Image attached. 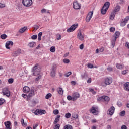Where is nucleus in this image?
<instances>
[{
	"label": "nucleus",
	"mask_w": 129,
	"mask_h": 129,
	"mask_svg": "<svg viewBox=\"0 0 129 129\" xmlns=\"http://www.w3.org/2000/svg\"><path fill=\"white\" fill-rule=\"evenodd\" d=\"M109 6H110V3L109 2H107L104 4L103 7L101 10V12L102 15H105L106 14L107 10H108L109 8Z\"/></svg>",
	"instance_id": "nucleus-1"
},
{
	"label": "nucleus",
	"mask_w": 129,
	"mask_h": 129,
	"mask_svg": "<svg viewBox=\"0 0 129 129\" xmlns=\"http://www.w3.org/2000/svg\"><path fill=\"white\" fill-rule=\"evenodd\" d=\"M40 68H39V64H36L32 69V72L33 75L36 76V75H39L40 74Z\"/></svg>",
	"instance_id": "nucleus-2"
},
{
	"label": "nucleus",
	"mask_w": 129,
	"mask_h": 129,
	"mask_svg": "<svg viewBox=\"0 0 129 129\" xmlns=\"http://www.w3.org/2000/svg\"><path fill=\"white\" fill-rule=\"evenodd\" d=\"M104 83H104L101 84V86H103V87L106 86V85H109L110 84H111V83H112V78L107 77L105 78Z\"/></svg>",
	"instance_id": "nucleus-3"
},
{
	"label": "nucleus",
	"mask_w": 129,
	"mask_h": 129,
	"mask_svg": "<svg viewBox=\"0 0 129 129\" xmlns=\"http://www.w3.org/2000/svg\"><path fill=\"white\" fill-rule=\"evenodd\" d=\"M90 112L91 113L94 114V115H97L99 113V110L98 109V107L96 106H93L90 109Z\"/></svg>",
	"instance_id": "nucleus-4"
},
{
	"label": "nucleus",
	"mask_w": 129,
	"mask_h": 129,
	"mask_svg": "<svg viewBox=\"0 0 129 129\" xmlns=\"http://www.w3.org/2000/svg\"><path fill=\"white\" fill-rule=\"evenodd\" d=\"M120 33H115L113 35L114 39L111 40V46L112 48H114V46H115V42H116V39L119 37Z\"/></svg>",
	"instance_id": "nucleus-5"
},
{
	"label": "nucleus",
	"mask_w": 129,
	"mask_h": 129,
	"mask_svg": "<svg viewBox=\"0 0 129 129\" xmlns=\"http://www.w3.org/2000/svg\"><path fill=\"white\" fill-rule=\"evenodd\" d=\"M22 4L25 7H31L33 5L32 0H23Z\"/></svg>",
	"instance_id": "nucleus-6"
},
{
	"label": "nucleus",
	"mask_w": 129,
	"mask_h": 129,
	"mask_svg": "<svg viewBox=\"0 0 129 129\" xmlns=\"http://www.w3.org/2000/svg\"><path fill=\"white\" fill-rule=\"evenodd\" d=\"M78 27V24L76 23L72 25L69 28H68L67 30L68 33H71L72 32H73L74 31H75V29L76 28Z\"/></svg>",
	"instance_id": "nucleus-7"
},
{
	"label": "nucleus",
	"mask_w": 129,
	"mask_h": 129,
	"mask_svg": "<svg viewBox=\"0 0 129 129\" xmlns=\"http://www.w3.org/2000/svg\"><path fill=\"white\" fill-rule=\"evenodd\" d=\"M73 7L75 10H79L81 8V5L77 1H74L73 4Z\"/></svg>",
	"instance_id": "nucleus-8"
},
{
	"label": "nucleus",
	"mask_w": 129,
	"mask_h": 129,
	"mask_svg": "<svg viewBox=\"0 0 129 129\" xmlns=\"http://www.w3.org/2000/svg\"><path fill=\"white\" fill-rule=\"evenodd\" d=\"M93 16V11L89 12L86 18V22H87L88 23L90 22V20H91V18H92Z\"/></svg>",
	"instance_id": "nucleus-9"
},
{
	"label": "nucleus",
	"mask_w": 129,
	"mask_h": 129,
	"mask_svg": "<svg viewBox=\"0 0 129 129\" xmlns=\"http://www.w3.org/2000/svg\"><path fill=\"white\" fill-rule=\"evenodd\" d=\"M129 20V16L126 17L124 20H122V22L120 23L121 27H124L125 25H126V23L127 22H128Z\"/></svg>",
	"instance_id": "nucleus-10"
},
{
	"label": "nucleus",
	"mask_w": 129,
	"mask_h": 129,
	"mask_svg": "<svg viewBox=\"0 0 129 129\" xmlns=\"http://www.w3.org/2000/svg\"><path fill=\"white\" fill-rule=\"evenodd\" d=\"M2 92L3 93L4 95H6V96H10V95H11V92H10V91L9 90V89H8V88H4L3 89Z\"/></svg>",
	"instance_id": "nucleus-11"
},
{
	"label": "nucleus",
	"mask_w": 129,
	"mask_h": 129,
	"mask_svg": "<svg viewBox=\"0 0 129 129\" xmlns=\"http://www.w3.org/2000/svg\"><path fill=\"white\" fill-rule=\"evenodd\" d=\"M35 95V91L34 90H31L30 91V93L27 96V100L29 101L30 99H31V97H33Z\"/></svg>",
	"instance_id": "nucleus-12"
},
{
	"label": "nucleus",
	"mask_w": 129,
	"mask_h": 129,
	"mask_svg": "<svg viewBox=\"0 0 129 129\" xmlns=\"http://www.w3.org/2000/svg\"><path fill=\"white\" fill-rule=\"evenodd\" d=\"M21 53V49H18L15 51H14L12 53V56L14 57V58H16V57H18V56H19V55H20Z\"/></svg>",
	"instance_id": "nucleus-13"
},
{
	"label": "nucleus",
	"mask_w": 129,
	"mask_h": 129,
	"mask_svg": "<svg viewBox=\"0 0 129 129\" xmlns=\"http://www.w3.org/2000/svg\"><path fill=\"white\" fill-rule=\"evenodd\" d=\"M73 96V101H75L78 99V98H79L80 97V95L79 93L77 92H75L72 94Z\"/></svg>",
	"instance_id": "nucleus-14"
},
{
	"label": "nucleus",
	"mask_w": 129,
	"mask_h": 129,
	"mask_svg": "<svg viewBox=\"0 0 129 129\" xmlns=\"http://www.w3.org/2000/svg\"><path fill=\"white\" fill-rule=\"evenodd\" d=\"M115 110V108L114 106H112L110 109H109L107 114H109V115H113V113H114V111Z\"/></svg>",
	"instance_id": "nucleus-15"
},
{
	"label": "nucleus",
	"mask_w": 129,
	"mask_h": 129,
	"mask_svg": "<svg viewBox=\"0 0 129 129\" xmlns=\"http://www.w3.org/2000/svg\"><path fill=\"white\" fill-rule=\"evenodd\" d=\"M13 45H14V43L13 42V41H9L6 43L5 47L6 49H11V47H10V46H13Z\"/></svg>",
	"instance_id": "nucleus-16"
},
{
	"label": "nucleus",
	"mask_w": 129,
	"mask_h": 129,
	"mask_svg": "<svg viewBox=\"0 0 129 129\" xmlns=\"http://www.w3.org/2000/svg\"><path fill=\"white\" fill-rule=\"evenodd\" d=\"M77 37L81 41H83L84 40V34L82 33H78Z\"/></svg>",
	"instance_id": "nucleus-17"
},
{
	"label": "nucleus",
	"mask_w": 129,
	"mask_h": 129,
	"mask_svg": "<svg viewBox=\"0 0 129 129\" xmlns=\"http://www.w3.org/2000/svg\"><path fill=\"white\" fill-rule=\"evenodd\" d=\"M6 129H11V122L10 121H6L4 122Z\"/></svg>",
	"instance_id": "nucleus-18"
},
{
	"label": "nucleus",
	"mask_w": 129,
	"mask_h": 129,
	"mask_svg": "<svg viewBox=\"0 0 129 129\" xmlns=\"http://www.w3.org/2000/svg\"><path fill=\"white\" fill-rule=\"evenodd\" d=\"M23 91L24 93H28V92H30V88L28 86H25L23 88Z\"/></svg>",
	"instance_id": "nucleus-19"
},
{
	"label": "nucleus",
	"mask_w": 129,
	"mask_h": 129,
	"mask_svg": "<svg viewBox=\"0 0 129 129\" xmlns=\"http://www.w3.org/2000/svg\"><path fill=\"white\" fill-rule=\"evenodd\" d=\"M81 79H87L88 78V75H87V73H84L82 74L81 76Z\"/></svg>",
	"instance_id": "nucleus-20"
},
{
	"label": "nucleus",
	"mask_w": 129,
	"mask_h": 129,
	"mask_svg": "<svg viewBox=\"0 0 129 129\" xmlns=\"http://www.w3.org/2000/svg\"><path fill=\"white\" fill-rule=\"evenodd\" d=\"M28 30V27L27 26H24L22 28H21L19 30V33H24L25 31H27Z\"/></svg>",
	"instance_id": "nucleus-21"
},
{
	"label": "nucleus",
	"mask_w": 129,
	"mask_h": 129,
	"mask_svg": "<svg viewBox=\"0 0 129 129\" xmlns=\"http://www.w3.org/2000/svg\"><path fill=\"white\" fill-rule=\"evenodd\" d=\"M109 100H110V98L108 97V96H104L103 102H104L105 104H107Z\"/></svg>",
	"instance_id": "nucleus-22"
},
{
	"label": "nucleus",
	"mask_w": 129,
	"mask_h": 129,
	"mask_svg": "<svg viewBox=\"0 0 129 129\" xmlns=\"http://www.w3.org/2000/svg\"><path fill=\"white\" fill-rule=\"evenodd\" d=\"M124 88L126 91H129V82H127L124 84Z\"/></svg>",
	"instance_id": "nucleus-23"
},
{
	"label": "nucleus",
	"mask_w": 129,
	"mask_h": 129,
	"mask_svg": "<svg viewBox=\"0 0 129 129\" xmlns=\"http://www.w3.org/2000/svg\"><path fill=\"white\" fill-rule=\"evenodd\" d=\"M36 46V42H30L28 44V46L29 48H34Z\"/></svg>",
	"instance_id": "nucleus-24"
},
{
	"label": "nucleus",
	"mask_w": 129,
	"mask_h": 129,
	"mask_svg": "<svg viewBox=\"0 0 129 129\" xmlns=\"http://www.w3.org/2000/svg\"><path fill=\"white\" fill-rule=\"evenodd\" d=\"M50 75H51V76H52V77H55V76L56 75V70H55V69H54V68L52 69V71L50 73Z\"/></svg>",
	"instance_id": "nucleus-25"
},
{
	"label": "nucleus",
	"mask_w": 129,
	"mask_h": 129,
	"mask_svg": "<svg viewBox=\"0 0 129 129\" xmlns=\"http://www.w3.org/2000/svg\"><path fill=\"white\" fill-rule=\"evenodd\" d=\"M60 115H58L56 116V117L55 118V119L54 120V123L55 124H56V123H57L58 122H59V120H60Z\"/></svg>",
	"instance_id": "nucleus-26"
},
{
	"label": "nucleus",
	"mask_w": 129,
	"mask_h": 129,
	"mask_svg": "<svg viewBox=\"0 0 129 129\" xmlns=\"http://www.w3.org/2000/svg\"><path fill=\"white\" fill-rule=\"evenodd\" d=\"M57 91L59 94H60L61 95H63V93H64V91H63V89L62 88H59L58 89Z\"/></svg>",
	"instance_id": "nucleus-27"
},
{
	"label": "nucleus",
	"mask_w": 129,
	"mask_h": 129,
	"mask_svg": "<svg viewBox=\"0 0 129 129\" xmlns=\"http://www.w3.org/2000/svg\"><path fill=\"white\" fill-rule=\"evenodd\" d=\"M21 122L22 126H24V127H26V126H27V123L25 122L24 119H21Z\"/></svg>",
	"instance_id": "nucleus-28"
},
{
	"label": "nucleus",
	"mask_w": 129,
	"mask_h": 129,
	"mask_svg": "<svg viewBox=\"0 0 129 129\" xmlns=\"http://www.w3.org/2000/svg\"><path fill=\"white\" fill-rule=\"evenodd\" d=\"M119 10H120V6L117 5L116 6L115 10H114V13H116L117 12H119Z\"/></svg>",
	"instance_id": "nucleus-29"
},
{
	"label": "nucleus",
	"mask_w": 129,
	"mask_h": 129,
	"mask_svg": "<svg viewBox=\"0 0 129 129\" xmlns=\"http://www.w3.org/2000/svg\"><path fill=\"white\" fill-rule=\"evenodd\" d=\"M50 51L51 52V53H54V52L56 51V47L55 46H52L50 48Z\"/></svg>",
	"instance_id": "nucleus-30"
},
{
	"label": "nucleus",
	"mask_w": 129,
	"mask_h": 129,
	"mask_svg": "<svg viewBox=\"0 0 129 129\" xmlns=\"http://www.w3.org/2000/svg\"><path fill=\"white\" fill-rule=\"evenodd\" d=\"M89 92H92V94H96V92H95V91H94V89L89 88Z\"/></svg>",
	"instance_id": "nucleus-31"
},
{
	"label": "nucleus",
	"mask_w": 129,
	"mask_h": 129,
	"mask_svg": "<svg viewBox=\"0 0 129 129\" xmlns=\"http://www.w3.org/2000/svg\"><path fill=\"white\" fill-rule=\"evenodd\" d=\"M51 97H52V94L51 93L47 94L45 96L46 99H49V98H51Z\"/></svg>",
	"instance_id": "nucleus-32"
},
{
	"label": "nucleus",
	"mask_w": 129,
	"mask_h": 129,
	"mask_svg": "<svg viewBox=\"0 0 129 129\" xmlns=\"http://www.w3.org/2000/svg\"><path fill=\"white\" fill-rule=\"evenodd\" d=\"M56 38L57 40H61V39H62V36L61 34H57L56 35Z\"/></svg>",
	"instance_id": "nucleus-33"
},
{
	"label": "nucleus",
	"mask_w": 129,
	"mask_h": 129,
	"mask_svg": "<svg viewBox=\"0 0 129 129\" xmlns=\"http://www.w3.org/2000/svg\"><path fill=\"white\" fill-rule=\"evenodd\" d=\"M39 29V26L37 25H35L34 26V29L33 30V32H36Z\"/></svg>",
	"instance_id": "nucleus-34"
},
{
	"label": "nucleus",
	"mask_w": 129,
	"mask_h": 129,
	"mask_svg": "<svg viewBox=\"0 0 129 129\" xmlns=\"http://www.w3.org/2000/svg\"><path fill=\"white\" fill-rule=\"evenodd\" d=\"M116 67L118 69H122L123 68V66L120 64H117Z\"/></svg>",
	"instance_id": "nucleus-35"
},
{
	"label": "nucleus",
	"mask_w": 129,
	"mask_h": 129,
	"mask_svg": "<svg viewBox=\"0 0 129 129\" xmlns=\"http://www.w3.org/2000/svg\"><path fill=\"white\" fill-rule=\"evenodd\" d=\"M71 117V114L70 113H67L65 114L66 118H70Z\"/></svg>",
	"instance_id": "nucleus-36"
},
{
	"label": "nucleus",
	"mask_w": 129,
	"mask_h": 129,
	"mask_svg": "<svg viewBox=\"0 0 129 129\" xmlns=\"http://www.w3.org/2000/svg\"><path fill=\"white\" fill-rule=\"evenodd\" d=\"M46 113V111L45 110H39V114L42 115V114H45Z\"/></svg>",
	"instance_id": "nucleus-37"
},
{
	"label": "nucleus",
	"mask_w": 129,
	"mask_h": 129,
	"mask_svg": "<svg viewBox=\"0 0 129 129\" xmlns=\"http://www.w3.org/2000/svg\"><path fill=\"white\" fill-rule=\"evenodd\" d=\"M43 35V33H39L38 34V41H41V39H42V36Z\"/></svg>",
	"instance_id": "nucleus-38"
},
{
	"label": "nucleus",
	"mask_w": 129,
	"mask_h": 129,
	"mask_svg": "<svg viewBox=\"0 0 129 129\" xmlns=\"http://www.w3.org/2000/svg\"><path fill=\"white\" fill-rule=\"evenodd\" d=\"M7 35L3 34L2 35H1V38L3 39V40H5V39H7Z\"/></svg>",
	"instance_id": "nucleus-39"
},
{
	"label": "nucleus",
	"mask_w": 129,
	"mask_h": 129,
	"mask_svg": "<svg viewBox=\"0 0 129 129\" xmlns=\"http://www.w3.org/2000/svg\"><path fill=\"white\" fill-rule=\"evenodd\" d=\"M71 74H72V73L71 72H69L64 74V76L66 77H69Z\"/></svg>",
	"instance_id": "nucleus-40"
},
{
	"label": "nucleus",
	"mask_w": 129,
	"mask_h": 129,
	"mask_svg": "<svg viewBox=\"0 0 129 129\" xmlns=\"http://www.w3.org/2000/svg\"><path fill=\"white\" fill-rule=\"evenodd\" d=\"M104 98V96H103L98 98L97 100L98 101H103V102Z\"/></svg>",
	"instance_id": "nucleus-41"
},
{
	"label": "nucleus",
	"mask_w": 129,
	"mask_h": 129,
	"mask_svg": "<svg viewBox=\"0 0 129 129\" xmlns=\"http://www.w3.org/2000/svg\"><path fill=\"white\" fill-rule=\"evenodd\" d=\"M63 63H64V64H68V63H70V60L66 58L63 60Z\"/></svg>",
	"instance_id": "nucleus-42"
},
{
	"label": "nucleus",
	"mask_w": 129,
	"mask_h": 129,
	"mask_svg": "<svg viewBox=\"0 0 129 129\" xmlns=\"http://www.w3.org/2000/svg\"><path fill=\"white\" fill-rule=\"evenodd\" d=\"M34 114H35V115H39V114H40V110L38 109H36L34 112Z\"/></svg>",
	"instance_id": "nucleus-43"
},
{
	"label": "nucleus",
	"mask_w": 129,
	"mask_h": 129,
	"mask_svg": "<svg viewBox=\"0 0 129 129\" xmlns=\"http://www.w3.org/2000/svg\"><path fill=\"white\" fill-rule=\"evenodd\" d=\"M67 99H68V100H69V101H70L71 100L73 101V96L71 97V96L68 95L67 96Z\"/></svg>",
	"instance_id": "nucleus-44"
},
{
	"label": "nucleus",
	"mask_w": 129,
	"mask_h": 129,
	"mask_svg": "<svg viewBox=\"0 0 129 129\" xmlns=\"http://www.w3.org/2000/svg\"><path fill=\"white\" fill-rule=\"evenodd\" d=\"M120 116H124L125 115V111H122L121 112H120Z\"/></svg>",
	"instance_id": "nucleus-45"
},
{
	"label": "nucleus",
	"mask_w": 129,
	"mask_h": 129,
	"mask_svg": "<svg viewBox=\"0 0 129 129\" xmlns=\"http://www.w3.org/2000/svg\"><path fill=\"white\" fill-rule=\"evenodd\" d=\"M4 103H5V99L3 98H0V105L4 104Z\"/></svg>",
	"instance_id": "nucleus-46"
},
{
	"label": "nucleus",
	"mask_w": 129,
	"mask_h": 129,
	"mask_svg": "<svg viewBox=\"0 0 129 129\" xmlns=\"http://www.w3.org/2000/svg\"><path fill=\"white\" fill-rule=\"evenodd\" d=\"M114 17H115V15L113 13H112L110 16V20H113V19H114Z\"/></svg>",
	"instance_id": "nucleus-47"
},
{
	"label": "nucleus",
	"mask_w": 129,
	"mask_h": 129,
	"mask_svg": "<svg viewBox=\"0 0 129 129\" xmlns=\"http://www.w3.org/2000/svg\"><path fill=\"white\" fill-rule=\"evenodd\" d=\"M13 82H14V79L13 78H10L8 80V83L10 84H12V83H13Z\"/></svg>",
	"instance_id": "nucleus-48"
},
{
	"label": "nucleus",
	"mask_w": 129,
	"mask_h": 129,
	"mask_svg": "<svg viewBox=\"0 0 129 129\" xmlns=\"http://www.w3.org/2000/svg\"><path fill=\"white\" fill-rule=\"evenodd\" d=\"M53 113L54 114H55V115H57V114H59V110H54L53 111Z\"/></svg>",
	"instance_id": "nucleus-49"
},
{
	"label": "nucleus",
	"mask_w": 129,
	"mask_h": 129,
	"mask_svg": "<svg viewBox=\"0 0 129 129\" xmlns=\"http://www.w3.org/2000/svg\"><path fill=\"white\" fill-rule=\"evenodd\" d=\"M37 38H38V36H37V35H34L31 36V39L32 40H36Z\"/></svg>",
	"instance_id": "nucleus-50"
},
{
	"label": "nucleus",
	"mask_w": 129,
	"mask_h": 129,
	"mask_svg": "<svg viewBox=\"0 0 129 129\" xmlns=\"http://www.w3.org/2000/svg\"><path fill=\"white\" fill-rule=\"evenodd\" d=\"M128 72V70H126L122 72V74H123V75H125V74H126Z\"/></svg>",
	"instance_id": "nucleus-51"
},
{
	"label": "nucleus",
	"mask_w": 129,
	"mask_h": 129,
	"mask_svg": "<svg viewBox=\"0 0 129 129\" xmlns=\"http://www.w3.org/2000/svg\"><path fill=\"white\" fill-rule=\"evenodd\" d=\"M41 13L42 14H44V13H47V10H46L45 9H42L41 10Z\"/></svg>",
	"instance_id": "nucleus-52"
},
{
	"label": "nucleus",
	"mask_w": 129,
	"mask_h": 129,
	"mask_svg": "<svg viewBox=\"0 0 129 129\" xmlns=\"http://www.w3.org/2000/svg\"><path fill=\"white\" fill-rule=\"evenodd\" d=\"M54 129H60V124H57L55 125Z\"/></svg>",
	"instance_id": "nucleus-53"
},
{
	"label": "nucleus",
	"mask_w": 129,
	"mask_h": 129,
	"mask_svg": "<svg viewBox=\"0 0 129 129\" xmlns=\"http://www.w3.org/2000/svg\"><path fill=\"white\" fill-rule=\"evenodd\" d=\"M114 31H115V28L114 27H111L110 28V31L112 33L113 32H114Z\"/></svg>",
	"instance_id": "nucleus-54"
},
{
	"label": "nucleus",
	"mask_w": 129,
	"mask_h": 129,
	"mask_svg": "<svg viewBox=\"0 0 129 129\" xmlns=\"http://www.w3.org/2000/svg\"><path fill=\"white\" fill-rule=\"evenodd\" d=\"M5 7H6L5 4L0 3V8H5Z\"/></svg>",
	"instance_id": "nucleus-55"
},
{
	"label": "nucleus",
	"mask_w": 129,
	"mask_h": 129,
	"mask_svg": "<svg viewBox=\"0 0 129 129\" xmlns=\"http://www.w3.org/2000/svg\"><path fill=\"white\" fill-rule=\"evenodd\" d=\"M41 78H42V76L38 74V77L36 78V80L38 81V80H39V79H41Z\"/></svg>",
	"instance_id": "nucleus-56"
},
{
	"label": "nucleus",
	"mask_w": 129,
	"mask_h": 129,
	"mask_svg": "<svg viewBox=\"0 0 129 129\" xmlns=\"http://www.w3.org/2000/svg\"><path fill=\"white\" fill-rule=\"evenodd\" d=\"M32 106H35V105L37 104V102H36V101H32Z\"/></svg>",
	"instance_id": "nucleus-57"
},
{
	"label": "nucleus",
	"mask_w": 129,
	"mask_h": 129,
	"mask_svg": "<svg viewBox=\"0 0 129 129\" xmlns=\"http://www.w3.org/2000/svg\"><path fill=\"white\" fill-rule=\"evenodd\" d=\"M80 50H83V48H84V45H83V44H82L80 45Z\"/></svg>",
	"instance_id": "nucleus-58"
},
{
	"label": "nucleus",
	"mask_w": 129,
	"mask_h": 129,
	"mask_svg": "<svg viewBox=\"0 0 129 129\" xmlns=\"http://www.w3.org/2000/svg\"><path fill=\"white\" fill-rule=\"evenodd\" d=\"M88 68H93V65H92L91 63H89L88 64Z\"/></svg>",
	"instance_id": "nucleus-59"
},
{
	"label": "nucleus",
	"mask_w": 129,
	"mask_h": 129,
	"mask_svg": "<svg viewBox=\"0 0 129 129\" xmlns=\"http://www.w3.org/2000/svg\"><path fill=\"white\" fill-rule=\"evenodd\" d=\"M107 70H108V71H112V68L111 67H108Z\"/></svg>",
	"instance_id": "nucleus-60"
},
{
	"label": "nucleus",
	"mask_w": 129,
	"mask_h": 129,
	"mask_svg": "<svg viewBox=\"0 0 129 129\" xmlns=\"http://www.w3.org/2000/svg\"><path fill=\"white\" fill-rule=\"evenodd\" d=\"M117 105L119 106V107H121V106H122V104H121V102H118Z\"/></svg>",
	"instance_id": "nucleus-61"
},
{
	"label": "nucleus",
	"mask_w": 129,
	"mask_h": 129,
	"mask_svg": "<svg viewBox=\"0 0 129 129\" xmlns=\"http://www.w3.org/2000/svg\"><path fill=\"white\" fill-rule=\"evenodd\" d=\"M71 83L72 85H76V82H75V81H72L71 82Z\"/></svg>",
	"instance_id": "nucleus-62"
},
{
	"label": "nucleus",
	"mask_w": 129,
	"mask_h": 129,
	"mask_svg": "<svg viewBox=\"0 0 129 129\" xmlns=\"http://www.w3.org/2000/svg\"><path fill=\"white\" fill-rule=\"evenodd\" d=\"M121 129H127V127L125 125H123L121 127Z\"/></svg>",
	"instance_id": "nucleus-63"
},
{
	"label": "nucleus",
	"mask_w": 129,
	"mask_h": 129,
	"mask_svg": "<svg viewBox=\"0 0 129 129\" xmlns=\"http://www.w3.org/2000/svg\"><path fill=\"white\" fill-rule=\"evenodd\" d=\"M91 81H92L91 78H90L88 79V80L87 81V82L88 83H91Z\"/></svg>",
	"instance_id": "nucleus-64"
}]
</instances>
